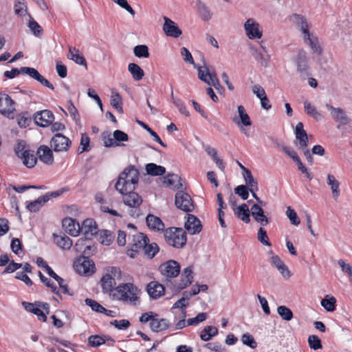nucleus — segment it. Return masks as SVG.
Listing matches in <instances>:
<instances>
[{
    "label": "nucleus",
    "instance_id": "c03bdc74",
    "mask_svg": "<svg viewBox=\"0 0 352 352\" xmlns=\"http://www.w3.org/2000/svg\"><path fill=\"white\" fill-rule=\"evenodd\" d=\"M30 148L25 141L19 142L14 147L15 154L21 159L28 154Z\"/></svg>",
    "mask_w": 352,
    "mask_h": 352
},
{
    "label": "nucleus",
    "instance_id": "338daca9",
    "mask_svg": "<svg viewBox=\"0 0 352 352\" xmlns=\"http://www.w3.org/2000/svg\"><path fill=\"white\" fill-rule=\"evenodd\" d=\"M241 341L243 344H245L252 349H255L257 346L253 336L248 333L242 336Z\"/></svg>",
    "mask_w": 352,
    "mask_h": 352
},
{
    "label": "nucleus",
    "instance_id": "603ef678",
    "mask_svg": "<svg viewBox=\"0 0 352 352\" xmlns=\"http://www.w3.org/2000/svg\"><path fill=\"white\" fill-rule=\"evenodd\" d=\"M23 164L28 168L34 167L37 162V158L34 155V151L30 149L28 154L26 155L23 159Z\"/></svg>",
    "mask_w": 352,
    "mask_h": 352
},
{
    "label": "nucleus",
    "instance_id": "6e6d98bb",
    "mask_svg": "<svg viewBox=\"0 0 352 352\" xmlns=\"http://www.w3.org/2000/svg\"><path fill=\"white\" fill-rule=\"evenodd\" d=\"M104 274H109L114 280H121L122 272L120 268L116 267H108L105 269Z\"/></svg>",
    "mask_w": 352,
    "mask_h": 352
},
{
    "label": "nucleus",
    "instance_id": "6e6552de",
    "mask_svg": "<svg viewBox=\"0 0 352 352\" xmlns=\"http://www.w3.org/2000/svg\"><path fill=\"white\" fill-rule=\"evenodd\" d=\"M175 204L177 208L188 212L194 210V205L190 196L182 190L175 195Z\"/></svg>",
    "mask_w": 352,
    "mask_h": 352
},
{
    "label": "nucleus",
    "instance_id": "09e8293b",
    "mask_svg": "<svg viewBox=\"0 0 352 352\" xmlns=\"http://www.w3.org/2000/svg\"><path fill=\"white\" fill-rule=\"evenodd\" d=\"M159 247L155 243H146L145 248L142 250L144 251V255H146L148 258H152L155 254L159 252Z\"/></svg>",
    "mask_w": 352,
    "mask_h": 352
},
{
    "label": "nucleus",
    "instance_id": "c85d7f7f",
    "mask_svg": "<svg viewBox=\"0 0 352 352\" xmlns=\"http://www.w3.org/2000/svg\"><path fill=\"white\" fill-rule=\"evenodd\" d=\"M147 292L152 298L157 299L164 294V287L162 284L152 281L147 285Z\"/></svg>",
    "mask_w": 352,
    "mask_h": 352
},
{
    "label": "nucleus",
    "instance_id": "5701e85b",
    "mask_svg": "<svg viewBox=\"0 0 352 352\" xmlns=\"http://www.w3.org/2000/svg\"><path fill=\"white\" fill-rule=\"evenodd\" d=\"M63 227L65 232L73 236L80 233V224L72 218H65L63 220Z\"/></svg>",
    "mask_w": 352,
    "mask_h": 352
},
{
    "label": "nucleus",
    "instance_id": "58836bf2",
    "mask_svg": "<svg viewBox=\"0 0 352 352\" xmlns=\"http://www.w3.org/2000/svg\"><path fill=\"white\" fill-rule=\"evenodd\" d=\"M110 102L111 104L118 111V112L120 113L123 112V109L122 107V98L120 94L114 89L111 91Z\"/></svg>",
    "mask_w": 352,
    "mask_h": 352
},
{
    "label": "nucleus",
    "instance_id": "72a5a7b5",
    "mask_svg": "<svg viewBox=\"0 0 352 352\" xmlns=\"http://www.w3.org/2000/svg\"><path fill=\"white\" fill-rule=\"evenodd\" d=\"M146 243H149V239L147 236L142 232H139L133 236L131 244L133 248L140 250L145 248Z\"/></svg>",
    "mask_w": 352,
    "mask_h": 352
},
{
    "label": "nucleus",
    "instance_id": "b1692460",
    "mask_svg": "<svg viewBox=\"0 0 352 352\" xmlns=\"http://www.w3.org/2000/svg\"><path fill=\"white\" fill-rule=\"evenodd\" d=\"M23 70L25 71V72L26 75H28L32 78L36 80L43 86L48 87L52 90L54 89L53 85L48 80L41 76L36 69L31 67L23 69Z\"/></svg>",
    "mask_w": 352,
    "mask_h": 352
},
{
    "label": "nucleus",
    "instance_id": "e2e57ef3",
    "mask_svg": "<svg viewBox=\"0 0 352 352\" xmlns=\"http://www.w3.org/2000/svg\"><path fill=\"white\" fill-rule=\"evenodd\" d=\"M85 302L87 306L90 307L91 308V309L96 312L101 313L102 310V311L105 310V308L104 307H102L97 301H96L93 299L86 298Z\"/></svg>",
    "mask_w": 352,
    "mask_h": 352
},
{
    "label": "nucleus",
    "instance_id": "69168bd1",
    "mask_svg": "<svg viewBox=\"0 0 352 352\" xmlns=\"http://www.w3.org/2000/svg\"><path fill=\"white\" fill-rule=\"evenodd\" d=\"M249 191V189H248V187L245 185H239L234 188V192L243 200L248 199Z\"/></svg>",
    "mask_w": 352,
    "mask_h": 352
},
{
    "label": "nucleus",
    "instance_id": "a18cd8bd",
    "mask_svg": "<svg viewBox=\"0 0 352 352\" xmlns=\"http://www.w3.org/2000/svg\"><path fill=\"white\" fill-rule=\"evenodd\" d=\"M114 239V235L109 230H103L100 232L99 241L105 245H109Z\"/></svg>",
    "mask_w": 352,
    "mask_h": 352
},
{
    "label": "nucleus",
    "instance_id": "dca6fc26",
    "mask_svg": "<svg viewBox=\"0 0 352 352\" xmlns=\"http://www.w3.org/2000/svg\"><path fill=\"white\" fill-rule=\"evenodd\" d=\"M80 232H82L86 238L96 235L98 233V227L95 221L92 219H87L80 226Z\"/></svg>",
    "mask_w": 352,
    "mask_h": 352
},
{
    "label": "nucleus",
    "instance_id": "37998d69",
    "mask_svg": "<svg viewBox=\"0 0 352 352\" xmlns=\"http://www.w3.org/2000/svg\"><path fill=\"white\" fill-rule=\"evenodd\" d=\"M217 333L218 329L217 327L206 326L201 331L200 338L204 341H208L212 338V337L216 336Z\"/></svg>",
    "mask_w": 352,
    "mask_h": 352
},
{
    "label": "nucleus",
    "instance_id": "774afa93",
    "mask_svg": "<svg viewBox=\"0 0 352 352\" xmlns=\"http://www.w3.org/2000/svg\"><path fill=\"white\" fill-rule=\"evenodd\" d=\"M89 344L93 347H97L105 342L104 338L100 336H91L88 338Z\"/></svg>",
    "mask_w": 352,
    "mask_h": 352
},
{
    "label": "nucleus",
    "instance_id": "c756f323",
    "mask_svg": "<svg viewBox=\"0 0 352 352\" xmlns=\"http://www.w3.org/2000/svg\"><path fill=\"white\" fill-rule=\"evenodd\" d=\"M251 53L256 61L264 67H267L270 65V56L259 51L257 48H251Z\"/></svg>",
    "mask_w": 352,
    "mask_h": 352
},
{
    "label": "nucleus",
    "instance_id": "6ab92c4d",
    "mask_svg": "<svg viewBox=\"0 0 352 352\" xmlns=\"http://www.w3.org/2000/svg\"><path fill=\"white\" fill-rule=\"evenodd\" d=\"M193 280L192 267H186L182 274L181 280L177 286V289L180 291L190 285Z\"/></svg>",
    "mask_w": 352,
    "mask_h": 352
},
{
    "label": "nucleus",
    "instance_id": "9d476101",
    "mask_svg": "<svg viewBox=\"0 0 352 352\" xmlns=\"http://www.w3.org/2000/svg\"><path fill=\"white\" fill-rule=\"evenodd\" d=\"M159 270L166 278L177 277L180 272L179 263L174 260H169L160 265Z\"/></svg>",
    "mask_w": 352,
    "mask_h": 352
},
{
    "label": "nucleus",
    "instance_id": "f257e3e1",
    "mask_svg": "<svg viewBox=\"0 0 352 352\" xmlns=\"http://www.w3.org/2000/svg\"><path fill=\"white\" fill-rule=\"evenodd\" d=\"M140 290L133 283H122L115 287L112 298L131 306L140 304Z\"/></svg>",
    "mask_w": 352,
    "mask_h": 352
},
{
    "label": "nucleus",
    "instance_id": "ddd939ff",
    "mask_svg": "<svg viewBox=\"0 0 352 352\" xmlns=\"http://www.w3.org/2000/svg\"><path fill=\"white\" fill-rule=\"evenodd\" d=\"M34 120L37 125L45 127L53 122L54 116L50 110H43L37 111L34 114Z\"/></svg>",
    "mask_w": 352,
    "mask_h": 352
},
{
    "label": "nucleus",
    "instance_id": "3c124183",
    "mask_svg": "<svg viewBox=\"0 0 352 352\" xmlns=\"http://www.w3.org/2000/svg\"><path fill=\"white\" fill-rule=\"evenodd\" d=\"M336 300L333 296H327L321 300V305L327 311H333L336 309Z\"/></svg>",
    "mask_w": 352,
    "mask_h": 352
},
{
    "label": "nucleus",
    "instance_id": "13d9d810",
    "mask_svg": "<svg viewBox=\"0 0 352 352\" xmlns=\"http://www.w3.org/2000/svg\"><path fill=\"white\" fill-rule=\"evenodd\" d=\"M138 123L142 126L144 129H146L148 133L153 138L154 140L160 144L163 147H166V145L162 141L159 135L152 130L146 124L142 121H138Z\"/></svg>",
    "mask_w": 352,
    "mask_h": 352
},
{
    "label": "nucleus",
    "instance_id": "7c9ffc66",
    "mask_svg": "<svg viewBox=\"0 0 352 352\" xmlns=\"http://www.w3.org/2000/svg\"><path fill=\"white\" fill-rule=\"evenodd\" d=\"M67 58L79 65H83L87 67V62L84 56L80 54L78 49L76 47H69Z\"/></svg>",
    "mask_w": 352,
    "mask_h": 352
},
{
    "label": "nucleus",
    "instance_id": "20e7f679",
    "mask_svg": "<svg viewBox=\"0 0 352 352\" xmlns=\"http://www.w3.org/2000/svg\"><path fill=\"white\" fill-rule=\"evenodd\" d=\"M164 236L166 242L175 248H183L186 244V234L182 228H168L164 230Z\"/></svg>",
    "mask_w": 352,
    "mask_h": 352
},
{
    "label": "nucleus",
    "instance_id": "052dcab7",
    "mask_svg": "<svg viewBox=\"0 0 352 352\" xmlns=\"http://www.w3.org/2000/svg\"><path fill=\"white\" fill-rule=\"evenodd\" d=\"M308 343L309 347L314 350L322 349V346L320 338L315 335L309 336L308 338Z\"/></svg>",
    "mask_w": 352,
    "mask_h": 352
},
{
    "label": "nucleus",
    "instance_id": "a211bd4d",
    "mask_svg": "<svg viewBox=\"0 0 352 352\" xmlns=\"http://www.w3.org/2000/svg\"><path fill=\"white\" fill-rule=\"evenodd\" d=\"M296 66L297 71L300 74V75L307 76L308 74V60L307 53L303 50H300L298 51L296 58Z\"/></svg>",
    "mask_w": 352,
    "mask_h": 352
},
{
    "label": "nucleus",
    "instance_id": "1a4fd4ad",
    "mask_svg": "<svg viewBox=\"0 0 352 352\" xmlns=\"http://www.w3.org/2000/svg\"><path fill=\"white\" fill-rule=\"evenodd\" d=\"M71 144V140L61 133L55 134L50 141V146L55 152L67 151Z\"/></svg>",
    "mask_w": 352,
    "mask_h": 352
},
{
    "label": "nucleus",
    "instance_id": "f704fd0d",
    "mask_svg": "<svg viewBox=\"0 0 352 352\" xmlns=\"http://www.w3.org/2000/svg\"><path fill=\"white\" fill-rule=\"evenodd\" d=\"M49 201L48 196H41L37 199L28 204L27 208L32 212L38 211L41 208Z\"/></svg>",
    "mask_w": 352,
    "mask_h": 352
},
{
    "label": "nucleus",
    "instance_id": "4be33fe9",
    "mask_svg": "<svg viewBox=\"0 0 352 352\" xmlns=\"http://www.w3.org/2000/svg\"><path fill=\"white\" fill-rule=\"evenodd\" d=\"M272 254L270 258L271 263L279 271L284 278H288L290 276V272L283 261L277 255H274L272 251L269 252Z\"/></svg>",
    "mask_w": 352,
    "mask_h": 352
},
{
    "label": "nucleus",
    "instance_id": "4d7b16f0",
    "mask_svg": "<svg viewBox=\"0 0 352 352\" xmlns=\"http://www.w3.org/2000/svg\"><path fill=\"white\" fill-rule=\"evenodd\" d=\"M30 18L31 19L30 20L28 26L34 36H39L43 32V29L36 21H34L31 16Z\"/></svg>",
    "mask_w": 352,
    "mask_h": 352
},
{
    "label": "nucleus",
    "instance_id": "39448f33",
    "mask_svg": "<svg viewBox=\"0 0 352 352\" xmlns=\"http://www.w3.org/2000/svg\"><path fill=\"white\" fill-rule=\"evenodd\" d=\"M123 195V203L129 207L128 213L134 218L141 215L140 206L142 203V197L133 190H128Z\"/></svg>",
    "mask_w": 352,
    "mask_h": 352
},
{
    "label": "nucleus",
    "instance_id": "f03ea898",
    "mask_svg": "<svg viewBox=\"0 0 352 352\" xmlns=\"http://www.w3.org/2000/svg\"><path fill=\"white\" fill-rule=\"evenodd\" d=\"M181 55L183 56L184 61L194 65V67L197 69L198 78L205 83L213 86L217 89L220 86L219 79L214 71L209 69L208 65L204 62L202 66H197L195 64L193 58L190 51L185 47L181 49Z\"/></svg>",
    "mask_w": 352,
    "mask_h": 352
},
{
    "label": "nucleus",
    "instance_id": "864d4df0",
    "mask_svg": "<svg viewBox=\"0 0 352 352\" xmlns=\"http://www.w3.org/2000/svg\"><path fill=\"white\" fill-rule=\"evenodd\" d=\"M102 140L105 147H113L120 146V143L116 142L113 138H111V133L105 131L102 133Z\"/></svg>",
    "mask_w": 352,
    "mask_h": 352
},
{
    "label": "nucleus",
    "instance_id": "c9c22d12",
    "mask_svg": "<svg viewBox=\"0 0 352 352\" xmlns=\"http://www.w3.org/2000/svg\"><path fill=\"white\" fill-rule=\"evenodd\" d=\"M197 6L198 12L202 20L208 21L211 19L212 13L204 3H203L201 0H197Z\"/></svg>",
    "mask_w": 352,
    "mask_h": 352
},
{
    "label": "nucleus",
    "instance_id": "7ed1b4c3",
    "mask_svg": "<svg viewBox=\"0 0 352 352\" xmlns=\"http://www.w3.org/2000/svg\"><path fill=\"white\" fill-rule=\"evenodd\" d=\"M139 171L133 166L126 168L119 175L115 188L122 195L134 190L139 180Z\"/></svg>",
    "mask_w": 352,
    "mask_h": 352
},
{
    "label": "nucleus",
    "instance_id": "0eeeda50",
    "mask_svg": "<svg viewBox=\"0 0 352 352\" xmlns=\"http://www.w3.org/2000/svg\"><path fill=\"white\" fill-rule=\"evenodd\" d=\"M74 267L79 274L88 275L94 272L95 265L87 256H80L74 262Z\"/></svg>",
    "mask_w": 352,
    "mask_h": 352
},
{
    "label": "nucleus",
    "instance_id": "473e14b6",
    "mask_svg": "<svg viewBox=\"0 0 352 352\" xmlns=\"http://www.w3.org/2000/svg\"><path fill=\"white\" fill-rule=\"evenodd\" d=\"M54 243L63 250H69L72 246V241L65 234H53Z\"/></svg>",
    "mask_w": 352,
    "mask_h": 352
},
{
    "label": "nucleus",
    "instance_id": "a878e982",
    "mask_svg": "<svg viewBox=\"0 0 352 352\" xmlns=\"http://www.w3.org/2000/svg\"><path fill=\"white\" fill-rule=\"evenodd\" d=\"M146 223L147 226L152 230L164 232V224L161 219L152 214L146 216Z\"/></svg>",
    "mask_w": 352,
    "mask_h": 352
},
{
    "label": "nucleus",
    "instance_id": "49530a36",
    "mask_svg": "<svg viewBox=\"0 0 352 352\" xmlns=\"http://www.w3.org/2000/svg\"><path fill=\"white\" fill-rule=\"evenodd\" d=\"M305 41L310 46L315 53L320 54L322 52V49L318 40L315 36L311 34L309 36H307V39L305 40Z\"/></svg>",
    "mask_w": 352,
    "mask_h": 352
},
{
    "label": "nucleus",
    "instance_id": "f3484780",
    "mask_svg": "<svg viewBox=\"0 0 352 352\" xmlns=\"http://www.w3.org/2000/svg\"><path fill=\"white\" fill-rule=\"evenodd\" d=\"M164 20L163 30L165 34L168 36L178 38L182 32L176 23L166 16L164 17Z\"/></svg>",
    "mask_w": 352,
    "mask_h": 352
},
{
    "label": "nucleus",
    "instance_id": "de8ad7c7",
    "mask_svg": "<svg viewBox=\"0 0 352 352\" xmlns=\"http://www.w3.org/2000/svg\"><path fill=\"white\" fill-rule=\"evenodd\" d=\"M277 313L283 320L286 321H290L294 317L292 310L285 305L278 306Z\"/></svg>",
    "mask_w": 352,
    "mask_h": 352
},
{
    "label": "nucleus",
    "instance_id": "e433bc0d",
    "mask_svg": "<svg viewBox=\"0 0 352 352\" xmlns=\"http://www.w3.org/2000/svg\"><path fill=\"white\" fill-rule=\"evenodd\" d=\"M296 19V23L299 26L300 31L304 35V40L307 39V36H309L310 33L309 32V24L307 19L299 14H294Z\"/></svg>",
    "mask_w": 352,
    "mask_h": 352
},
{
    "label": "nucleus",
    "instance_id": "0e129e2a",
    "mask_svg": "<svg viewBox=\"0 0 352 352\" xmlns=\"http://www.w3.org/2000/svg\"><path fill=\"white\" fill-rule=\"evenodd\" d=\"M257 238L258 240L263 243L264 245L271 246V243L269 241L268 236L267 235L266 230L263 228H260L258 231L257 234Z\"/></svg>",
    "mask_w": 352,
    "mask_h": 352
},
{
    "label": "nucleus",
    "instance_id": "5fc2aeb1",
    "mask_svg": "<svg viewBox=\"0 0 352 352\" xmlns=\"http://www.w3.org/2000/svg\"><path fill=\"white\" fill-rule=\"evenodd\" d=\"M133 52L138 58H148L149 56L148 47L146 45H139L134 47Z\"/></svg>",
    "mask_w": 352,
    "mask_h": 352
},
{
    "label": "nucleus",
    "instance_id": "a19ab883",
    "mask_svg": "<svg viewBox=\"0 0 352 352\" xmlns=\"http://www.w3.org/2000/svg\"><path fill=\"white\" fill-rule=\"evenodd\" d=\"M304 108L307 113L316 120L319 121L323 118L322 115L317 111L316 107L307 100L304 102Z\"/></svg>",
    "mask_w": 352,
    "mask_h": 352
},
{
    "label": "nucleus",
    "instance_id": "393cba45",
    "mask_svg": "<svg viewBox=\"0 0 352 352\" xmlns=\"http://www.w3.org/2000/svg\"><path fill=\"white\" fill-rule=\"evenodd\" d=\"M151 329L154 332H160L170 327V324L165 318H159L158 316L154 317L149 323Z\"/></svg>",
    "mask_w": 352,
    "mask_h": 352
},
{
    "label": "nucleus",
    "instance_id": "680f3d73",
    "mask_svg": "<svg viewBox=\"0 0 352 352\" xmlns=\"http://www.w3.org/2000/svg\"><path fill=\"white\" fill-rule=\"evenodd\" d=\"M286 214L289 218L292 224L298 226L300 224V219L297 215V213L290 206L287 207Z\"/></svg>",
    "mask_w": 352,
    "mask_h": 352
},
{
    "label": "nucleus",
    "instance_id": "79ce46f5",
    "mask_svg": "<svg viewBox=\"0 0 352 352\" xmlns=\"http://www.w3.org/2000/svg\"><path fill=\"white\" fill-rule=\"evenodd\" d=\"M327 184L331 187L332 190L333 196L334 198H337L340 195L339 182L335 178V177L331 174L327 175Z\"/></svg>",
    "mask_w": 352,
    "mask_h": 352
},
{
    "label": "nucleus",
    "instance_id": "aec40b11",
    "mask_svg": "<svg viewBox=\"0 0 352 352\" xmlns=\"http://www.w3.org/2000/svg\"><path fill=\"white\" fill-rule=\"evenodd\" d=\"M296 139L298 140L300 148H307L309 143L308 135L302 122H298L295 128Z\"/></svg>",
    "mask_w": 352,
    "mask_h": 352
},
{
    "label": "nucleus",
    "instance_id": "cd10ccee",
    "mask_svg": "<svg viewBox=\"0 0 352 352\" xmlns=\"http://www.w3.org/2000/svg\"><path fill=\"white\" fill-rule=\"evenodd\" d=\"M100 282L102 292L105 294L108 293L109 296L112 298L113 290L116 285V280H114L111 277L109 276V274H104L103 276L100 280Z\"/></svg>",
    "mask_w": 352,
    "mask_h": 352
},
{
    "label": "nucleus",
    "instance_id": "9b49d317",
    "mask_svg": "<svg viewBox=\"0 0 352 352\" xmlns=\"http://www.w3.org/2000/svg\"><path fill=\"white\" fill-rule=\"evenodd\" d=\"M14 111V102L12 98L7 94H0V113L9 118H12Z\"/></svg>",
    "mask_w": 352,
    "mask_h": 352
},
{
    "label": "nucleus",
    "instance_id": "2f4dec72",
    "mask_svg": "<svg viewBox=\"0 0 352 352\" xmlns=\"http://www.w3.org/2000/svg\"><path fill=\"white\" fill-rule=\"evenodd\" d=\"M234 215L243 221V222L248 223L250 221V210L248 206L246 204H242L239 206L234 211Z\"/></svg>",
    "mask_w": 352,
    "mask_h": 352
},
{
    "label": "nucleus",
    "instance_id": "f8f14e48",
    "mask_svg": "<svg viewBox=\"0 0 352 352\" xmlns=\"http://www.w3.org/2000/svg\"><path fill=\"white\" fill-rule=\"evenodd\" d=\"M326 107L331 111L332 118L338 123L337 126L338 129H339L341 125H346L350 122V118L342 109L334 107L329 104H326Z\"/></svg>",
    "mask_w": 352,
    "mask_h": 352
},
{
    "label": "nucleus",
    "instance_id": "bb28decb",
    "mask_svg": "<svg viewBox=\"0 0 352 352\" xmlns=\"http://www.w3.org/2000/svg\"><path fill=\"white\" fill-rule=\"evenodd\" d=\"M41 161L46 164L50 165L54 162L52 150L47 146H41L36 152Z\"/></svg>",
    "mask_w": 352,
    "mask_h": 352
},
{
    "label": "nucleus",
    "instance_id": "8fccbe9b",
    "mask_svg": "<svg viewBox=\"0 0 352 352\" xmlns=\"http://www.w3.org/2000/svg\"><path fill=\"white\" fill-rule=\"evenodd\" d=\"M244 179L246 184V186L250 191H257L258 190V183L256 180L254 178L251 172L248 173V174L244 175Z\"/></svg>",
    "mask_w": 352,
    "mask_h": 352
},
{
    "label": "nucleus",
    "instance_id": "2eb2a0df",
    "mask_svg": "<svg viewBox=\"0 0 352 352\" xmlns=\"http://www.w3.org/2000/svg\"><path fill=\"white\" fill-rule=\"evenodd\" d=\"M184 227L190 234H196L201 232L202 225L197 217L193 214H188Z\"/></svg>",
    "mask_w": 352,
    "mask_h": 352
},
{
    "label": "nucleus",
    "instance_id": "bf43d9fd",
    "mask_svg": "<svg viewBox=\"0 0 352 352\" xmlns=\"http://www.w3.org/2000/svg\"><path fill=\"white\" fill-rule=\"evenodd\" d=\"M89 138L86 133L81 135L80 147L78 148V153L81 154L83 152L88 151L89 150Z\"/></svg>",
    "mask_w": 352,
    "mask_h": 352
},
{
    "label": "nucleus",
    "instance_id": "4468645a",
    "mask_svg": "<svg viewBox=\"0 0 352 352\" xmlns=\"http://www.w3.org/2000/svg\"><path fill=\"white\" fill-rule=\"evenodd\" d=\"M244 29L250 39L261 38L262 32L259 30V24L253 19H248L244 23Z\"/></svg>",
    "mask_w": 352,
    "mask_h": 352
},
{
    "label": "nucleus",
    "instance_id": "423d86ee",
    "mask_svg": "<svg viewBox=\"0 0 352 352\" xmlns=\"http://www.w3.org/2000/svg\"><path fill=\"white\" fill-rule=\"evenodd\" d=\"M237 111L239 114L238 116L233 117L232 120L240 129V131L248 137L249 133L244 126H249L252 124L250 118L247 113L245 109L242 105L238 106Z\"/></svg>",
    "mask_w": 352,
    "mask_h": 352
},
{
    "label": "nucleus",
    "instance_id": "412c9836",
    "mask_svg": "<svg viewBox=\"0 0 352 352\" xmlns=\"http://www.w3.org/2000/svg\"><path fill=\"white\" fill-rule=\"evenodd\" d=\"M251 214L254 219L261 226H267L269 223V219L264 214L262 208L258 204H253L251 207Z\"/></svg>",
    "mask_w": 352,
    "mask_h": 352
},
{
    "label": "nucleus",
    "instance_id": "ea45409f",
    "mask_svg": "<svg viewBox=\"0 0 352 352\" xmlns=\"http://www.w3.org/2000/svg\"><path fill=\"white\" fill-rule=\"evenodd\" d=\"M146 170L148 175L153 176L162 175L166 172V169L164 166L153 163L146 164Z\"/></svg>",
    "mask_w": 352,
    "mask_h": 352
},
{
    "label": "nucleus",
    "instance_id": "4c0bfd02",
    "mask_svg": "<svg viewBox=\"0 0 352 352\" xmlns=\"http://www.w3.org/2000/svg\"><path fill=\"white\" fill-rule=\"evenodd\" d=\"M128 70L135 80H140L144 76L143 69L136 63H129Z\"/></svg>",
    "mask_w": 352,
    "mask_h": 352
}]
</instances>
